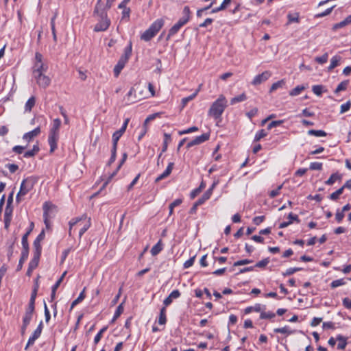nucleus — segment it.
Segmentation results:
<instances>
[{
	"mask_svg": "<svg viewBox=\"0 0 351 351\" xmlns=\"http://www.w3.org/2000/svg\"><path fill=\"white\" fill-rule=\"evenodd\" d=\"M337 340L339 341V343L337 345V348L339 350H343L346 348L347 345V340L346 338L341 335H338L337 337Z\"/></svg>",
	"mask_w": 351,
	"mask_h": 351,
	"instance_id": "obj_32",
	"label": "nucleus"
},
{
	"mask_svg": "<svg viewBox=\"0 0 351 351\" xmlns=\"http://www.w3.org/2000/svg\"><path fill=\"white\" fill-rule=\"evenodd\" d=\"M343 189L342 187L333 192L330 195V199L332 200H337L339 199V196L343 193Z\"/></svg>",
	"mask_w": 351,
	"mask_h": 351,
	"instance_id": "obj_44",
	"label": "nucleus"
},
{
	"mask_svg": "<svg viewBox=\"0 0 351 351\" xmlns=\"http://www.w3.org/2000/svg\"><path fill=\"white\" fill-rule=\"evenodd\" d=\"M275 316H276V315L273 312L263 311V312H261V313L260 315V318L261 319H271V318H274Z\"/></svg>",
	"mask_w": 351,
	"mask_h": 351,
	"instance_id": "obj_48",
	"label": "nucleus"
},
{
	"mask_svg": "<svg viewBox=\"0 0 351 351\" xmlns=\"http://www.w3.org/2000/svg\"><path fill=\"white\" fill-rule=\"evenodd\" d=\"M228 106V101L223 95H220L218 99L213 103L209 110L208 115L214 119H219L224 110Z\"/></svg>",
	"mask_w": 351,
	"mask_h": 351,
	"instance_id": "obj_2",
	"label": "nucleus"
},
{
	"mask_svg": "<svg viewBox=\"0 0 351 351\" xmlns=\"http://www.w3.org/2000/svg\"><path fill=\"white\" fill-rule=\"evenodd\" d=\"M351 108V101H348L346 103L342 104L340 107V114H343L348 111Z\"/></svg>",
	"mask_w": 351,
	"mask_h": 351,
	"instance_id": "obj_46",
	"label": "nucleus"
},
{
	"mask_svg": "<svg viewBox=\"0 0 351 351\" xmlns=\"http://www.w3.org/2000/svg\"><path fill=\"white\" fill-rule=\"evenodd\" d=\"M349 84V80H344L341 82L335 90V93L337 94L341 91L346 90Z\"/></svg>",
	"mask_w": 351,
	"mask_h": 351,
	"instance_id": "obj_35",
	"label": "nucleus"
},
{
	"mask_svg": "<svg viewBox=\"0 0 351 351\" xmlns=\"http://www.w3.org/2000/svg\"><path fill=\"white\" fill-rule=\"evenodd\" d=\"M40 242L41 241H38L36 239H35V241H34V255L36 256H39V257H40L41 250H42Z\"/></svg>",
	"mask_w": 351,
	"mask_h": 351,
	"instance_id": "obj_30",
	"label": "nucleus"
},
{
	"mask_svg": "<svg viewBox=\"0 0 351 351\" xmlns=\"http://www.w3.org/2000/svg\"><path fill=\"white\" fill-rule=\"evenodd\" d=\"M288 22L287 25L292 23H300V14L298 12L289 13L287 14Z\"/></svg>",
	"mask_w": 351,
	"mask_h": 351,
	"instance_id": "obj_25",
	"label": "nucleus"
},
{
	"mask_svg": "<svg viewBox=\"0 0 351 351\" xmlns=\"http://www.w3.org/2000/svg\"><path fill=\"white\" fill-rule=\"evenodd\" d=\"M199 90V89H197L193 94L191 95L190 96L182 98V108H184L187 104V103L189 101L193 100L197 96Z\"/></svg>",
	"mask_w": 351,
	"mask_h": 351,
	"instance_id": "obj_39",
	"label": "nucleus"
},
{
	"mask_svg": "<svg viewBox=\"0 0 351 351\" xmlns=\"http://www.w3.org/2000/svg\"><path fill=\"white\" fill-rule=\"evenodd\" d=\"M36 104V98L35 97H31L26 102L25 105V112H31L33 107Z\"/></svg>",
	"mask_w": 351,
	"mask_h": 351,
	"instance_id": "obj_27",
	"label": "nucleus"
},
{
	"mask_svg": "<svg viewBox=\"0 0 351 351\" xmlns=\"http://www.w3.org/2000/svg\"><path fill=\"white\" fill-rule=\"evenodd\" d=\"M324 87L322 85H315L312 87V90L314 94L317 96H321L324 90Z\"/></svg>",
	"mask_w": 351,
	"mask_h": 351,
	"instance_id": "obj_41",
	"label": "nucleus"
},
{
	"mask_svg": "<svg viewBox=\"0 0 351 351\" xmlns=\"http://www.w3.org/2000/svg\"><path fill=\"white\" fill-rule=\"evenodd\" d=\"M162 244L161 241L160 240L151 249V254H152V256H156L162 251Z\"/></svg>",
	"mask_w": 351,
	"mask_h": 351,
	"instance_id": "obj_28",
	"label": "nucleus"
},
{
	"mask_svg": "<svg viewBox=\"0 0 351 351\" xmlns=\"http://www.w3.org/2000/svg\"><path fill=\"white\" fill-rule=\"evenodd\" d=\"M308 134L317 137H322L326 136L327 134L324 130H310L308 131Z\"/></svg>",
	"mask_w": 351,
	"mask_h": 351,
	"instance_id": "obj_38",
	"label": "nucleus"
},
{
	"mask_svg": "<svg viewBox=\"0 0 351 351\" xmlns=\"http://www.w3.org/2000/svg\"><path fill=\"white\" fill-rule=\"evenodd\" d=\"M210 191H206L203 195L193 204V207L191 208L190 213H195L197 207L202 204H204L207 199H208L210 197L209 196Z\"/></svg>",
	"mask_w": 351,
	"mask_h": 351,
	"instance_id": "obj_15",
	"label": "nucleus"
},
{
	"mask_svg": "<svg viewBox=\"0 0 351 351\" xmlns=\"http://www.w3.org/2000/svg\"><path fill=\"white\" fill-rule=\"evenodd\" d=\"M345 284H346V282L343 279H338V280H333L331 282L330 286L332 288H336L339 286L344 285Z\"/></svg>",
	"mask_w": 351,
	"mask_h": 351,
	"instance_id": "obj_51",
	"label": "nucleus"
},
{
	"mask_svg": "<svg viewBox=\"0 0 351 351\" xmlns=\"http://www.w3.org/2000/svg\"><path fill=\"white\" fill-rule=\"evenodd\" d=\"M283 123L282 120L273 121L267 126L268 130L280 125Z\"/></svg>",
	"mask_w": 351,
	"mask_h": 351,
	"instance_id": "obj_59",
	"label": "nucleus"
},
{
	"mask_svg": "<svg viewBox=\"0 0 351 351\" xmlns=\"http://www.w3.org/2000/svg\"><path fill=\"white\" fill-rule=\"evenodd\" d=\"M132 54V43L130 42L128 47H126L124 49V53L121 56V57L125 58L126 60H129L130 56Z\"/></svg>",
	"mask_w": 351,
	"mask_h": 351,
	"instance_id": "obj_42",
	"label": "nucleus"
},
{
	"mask_svg": "<svg viewBox=\"0 0 351 351\" xmlns=\"http://www.w3.org/2000/svg\"><path fill=\"white\" fill-rule=\"evenodd\" d=\"M342 176L338 172L332 173L330 177L325 182L327 185H332L336 181L341 180Z\"/></svg>",
	"mask_w": 351,
	"mask_h": 351,
	"instance_id": "obj_21",
	"label": "nucleus"
},
{
	"mask_svg": "<svg viewBox=\"0 0 351 351\" xmlns=\"http://www.w3.org/2000/svg\"><path fill=\"white\" fill-rule=\"evenodd\" d=\"M282 188V184L278 186L276 189L272 190L269 193V196L271 198H274L279 195L280 189Z\"/></svg>",
	"mask_w": 351,
	"mask_h": 351,
	"instance_id": "obj_58",
	"label": "nucleus"
},
{
	"mask_svg": "<svg viewBox=\"0 0 351 351\" xmlns=\"http://www.w3.org/2000/svg\"><path fill=\"white\" fill-rule=\"evenodd\" d=\"M343 305L348 309H351V300H350L348 298H345L343 300Z\"/></svg>",
	"mask_w": 351,
	"mask_h": 351,
	"instance_id": "obj_64",
	"label": "nucleus"
},
{
	"mask_svg": "<svg viewBox=\"0 0 351 351\" xmlns=\"http://www.w3.org/2000/svg\"><path fill=\"white\" fill-rule=\"evenodd\" d=\"M48 66L43 62V55L38 52L35 55V62L32 68V76L44 73L47 71Z\"/></svg>",
	"mask_w": 351,
	"mask_h": 351,
	"instance_id": "obj_6",
	"label": "nucleus"
},
{
	"mask_svg": "<svg viewBox=\"0 0 351 351\" xmlns=\"http://www.w3.org/2000/svg\"><path fill=\"white\" fill-rule=\"evenodd\" d=\"M60 126L61 120L58 118L53 119L48 138V142L50 146V152L51 153L57 148V142L59 139V130Z\"/></svg>",
	"mask_w": 351,
	"mask_h": 351,
	"instance_id": "obj_4",
	"label": "nucleus"
},
{
	"mask_svg": "<svg viewBox=\"0 0 351 351\" xmlns=\"http://www.w3.org/2000/svg\"><path fill=\"white\" fill-rule=\"evenodd\" d=\"M309 169L311 170H322V163L318 162H313L310 164Z\"/></svg>",
	"mask_w": 351,
	"mask_h": 351,
	"instance_id": "obj_53",
	"label": "nucleus"
},
{
	"mask_svg": "<svg viewBox=\"0 0 351 351\" xmlns=\"http://www.w3.org/2000/svg\"><path fill=\"white\" fill-rule=\"evenodd\" d=\"M246 99H247L246 95L245 93H242L237 97L232 98L230 100V104L234 105L237 103L245 101Z\"/></svg>",
	"mask_w": 351,
	"mask_h": 351,
	"instance_id": "obj_33",
	"label": "nucleus"
},
{
	"mask_svg": "<svg viewBox=\"0 0 351 351\" xmlns=\"http://www.w3.org/2000/svg\"><path fill=\"white\" fill-rule=\"evenodd\" d=\"M274 331L276 333L285 334L287 335H290L294 332V330H291L289 326L274 328Z\"/></svg>",
	"mask_w": 351,
	"mask_h": 351,
	"instance_id": "obj_23",
	"label": "nucleus"
},
{
	"mask_svg": "<svg viewBox=\"0 0 351 351\" xmlns=\"http://www.w3.org/2000/svg\"><path fill=\"white\" fill-rule=\"evenodd\" d=\"M341 60V57L339 56H333L330 60V64L329 66L328 67V70L329 71H330L332 69H334L335 67H337L339 64Z\"/></svg>",
	"mask_w": 351,
	"mask_h": 351,
	"instance_id": "obj_22",
	"label": "nucleus"
},
{
	"mask_svg": "<svg viewBox=\"0 0 351 351\" xmlns=\"http://www.w3.org/2000/svg\"><path fill=\"white\" fill-rule=\"evenodd\" d=\"M197 130H198V128L197 127L193 126V127H191V128H188L186 130L179 131L178 134H179V135H183V134L194 132H196Z\"/></svg>",
	"mask_w": 351,
	"mask_h": 351,
	"instance_id": "obj_52",
	"label": "nucleus"
},
{
	"mask_svg": "<svg viewBox=\"0 0 351 351\" xmlns=\"http://www.w3.org/2000/svg\"><path fill=\"white\" fill-rule=\"evenodd\" d=\"M191 18V11L189 6H184L182 11V16L176 23L178 25L183 27L186 25Z\"/></svg>",
	"mask_w": 351,
	"mask_h": 351,
	"instance_id": "obj_13",
	"label": "nucleus"
},
{
	"mask_svg": "<svg viewBox=\"0 0 351 351\" xmlns=\"http://www.w3.org/2000/svg\"><path fill=\"white\" fill-rule=\"evenodd\" d=\"M302 270L300 267H291L286 270L285 272L282 274L284 276H290L293 274L295 272Z\"/></svg>",
	"mask_w": 351,
	"mask_h": 351,
	"instance_id": "obj_49",
	"label": "nucleus"
},
{
	"mask_svg": "<svg viewBox=\"0 0 351 351\" xmlns=\"http://www.w3.org/2000/svg\"><path fill=\"white\" fill-rule=\"evenodd\" d=\"M40 127H37L32 131L25 133L23 136V139L27 142H30L34 137H36L37 136H38L40 134Z\"/></svg>",
	"mask_w": 351,
	"mask_h": 351,
	"instance_id": "obj_17",
	"label": "nucleus"
},
{
	"mask_svg": "<svg viewBox=\"0 0 351 351\" xmlns=\"http://www.w3.org/2000/svg\"><path fill=\"white\" fill-rule=\"evenodd\" d=\"M80 223H82V227L79 229V237L81 238L82 236L88 230L90 226V218L87 217L86 215H83L80 217H76L71 219L69 221V234L70 237L72 235L73 228L75 226V225H77Z\"/></svg>",
	"mask_w": 351,
	"mask_h": 351,
	"instance_id": "obj_3",
	"label": "nucleus"
},
{
	"mask_svg": "<svg viewBox=\"0 0 351 351\" xmlns=\"http://www.w3.org/2000/svg\"><path fill=\"white\" fill-rule=\"evenodd\" d=\"M350 23H351V15H349L343 21H342L339 23H335L332 27V29L336 30L337 29L343 28V27L348 25Z\"/></svg>",
	"mask_w": 351,
	"mask_h": 351,
	"instance_id": "obj_20",
	"label": "nucleus"
},
{
	"mask_svg": "<svg viewBox=\"0 0 351 351\" xmlns=\"http://www.w3.org/2000/svg\"><path fill=\"white\" fill-rule=\"evenodd\" d=\"M123 312V303H121L117 308L112 321L116 320Z\"/></svg>",
	"mask_w": 351,
	"mask_h": 351,
	"instance_id": "obj_43",
	"label": "nucleus"
},
{
	"mask_svg": "<svg viewBox=\"0 0 351 351\" xmlns=\"http://www.w3.org/2000/svg\"><path fill=\"white\" fill-rule=\"evenodd\" d=\"M173 165H174V163L173 162H169L167 169H165V171L162 173L160 174V176H158L156 178V182H160V180L165 179V178L168 177L171 171H172V169L173 168Z\"/></svg>",
	"mask_w": 351,
	"mask_h": 351,
	"instance_id": "obj_19",
	"label": "nucleus"
},
{
	"mask_svg": "<svg viewBox=\"0 0 351 351\" xmlns=\"http://www.w3.org/2000/svg\"><path fill=\"white\" fill-rule=\"evenodd\" d=\"M36 182V180L33 177H28L22 181L20 190L16 197L17 203L21 202L23 197L33 189Z\"/></svg>",
	"mask_w": 351,
	"mask_h": 351,
	"instance_id": "obj_5",
	"label": "nucleus"
},
{
	"mask_svg": "<svg viewBox=\"0 0 351 351\" xmlns=\"http://www.w3.org/2000/svg\"><path fill=\"white\" fill-rule=\"evenodd\" d=\"M210 138L209 133L203 134L199 136H196L194 139L188 143L186 147L190 148L193 146L199 145L208 141Z\"/></svg>",
	"mask_w": 351,
	"mask_h": 351,
	"instance_id": "obj_10",
	"label": "nucleus"
},
{
	"mask_svg": "<svg viewBox=\"0 0 351 351\" xmlns=\"http://www.w3.org/2000/svg\"><path fill=\"white\" fill-rule=\"evenodd\" d=\"M39 260H40L39 256H36L34 255L33 258L31 260L30 263H29V267H28V269L26 273L27 276H30L32 275L33 270L34 269H36V267L38 266Z\"/></svg>",
	"mask_w": 351,
	"mask_h": 351,
	"instance_id": "obj_18",
	"label": "nucleus"
},
{
	"mask_svg": "<svg viewBox=\"0 0 351 351\" xmlns=\"http://www.w3.org/2000/svg\"><path fill=\"white\" fill-rule=\"evenodd\" d=\"M123 9V12H122V19H127L128 20H129L130 19V9L129 8H122Z\"/></svg>",
	"mask_w": 351,
	"mask_h": 351,
	"instance_id": "obj_62",
	"label": "nucleus"
},
{
	"mask_svg": "<svg viewBox=\"0 0 351 351\" xmlns=\"http://www.w3.org/2000/svg\"><path fill=\"white\" fill-rule=\"evenodd\" d=\"M167 318H166V308L165 307H162L160 309V315L158 318V324L160 325H163L166 323Z\"/></svg>",
	"mask_w": 351,
	"mask_h": 351,
	"instance_id": "obj_36",
	"label": "nucleus"
},
{
	"mask_svg": "<svg viewBox=\"0 0 351 351\" xmlns=\"http://www.w3.org/2000/svg\"><path fill=\"white\" fill-rule=\"evenodd\" d=\"M269 262V259L268 258H264L262 261L258 262L254 267L263 268L267 265Z\"/></svg>",
	"mask_w": 351,
	"mask_h": 351,
	"instance_id": "obj_57",
	"label": "nucleus"
},
{
	"mask_svg": "<svg viewBox=\"0 0 351 351\" xmlns=\"http://www.w3.org/2000/svg\"><path fill=\"white\" fill-rule=\"evenodd\" d=\"M252 262H253L252 260L243 259V260H241V261H238L235 262L234 263V266L236 267V266L244 265L251 263Z\"/></svg>",
	"mask_w": 351,
	"mask_h": 351,
	"instance_id": "obj_60",
	"label": "nucleus"
},
{
	"mask_svg": "<svg viewBox=\"0 0 351 351\" xmlns=\"http://www.w3.org/2000/svg\"><path fill=\"white\" fill-rule=\"evenodd\" d=\"M267 135V133L264 130L258 131L254 137V141H258L261 138H264Z\"/></svg>",
	"mask_w": 351,
	"mask_h": 351,
	"instance_id": "obj_47",
	"label": "nucleus"
},
{
	"mask_svg": "<svg viewBox=\"0 0 351 351\" xmlns=\"http://www.w3.org/2000/svg\"><path fill=\"white\" fill-rule=\"evenodd\" d=\"M42 330H43V323L41 322L39 324V325L38 326L37 328L34 331L32 335L29 338L28 341H27V345L25 348V350H27V348L29 346H31L34 343L35 341L40 336Z\"/></svg>",
	"mask_w": 351,
	"mask_h": 351,
	"instance_id": "obj_11",
	"label": "nucleus"
},
{
	"mask_svg": "<svg viewBox=\"0 0 351 351\" xmlns=\"http://www.w3.org/2000/svg\"><path fill=\"white\" fill-rule=\"evenodd\" d=\"M38 289V285L34 287V288L32 291V295H31V298H30L29 304H35V299H36V297L37 295Z\"/></svg>",
	"mask_w": 351,
	"mask_h": 351,
	"instance_id": "obj_55",
	"label": "nucleus"
},
{
	"mask_svg": "<svg viewBox=\"0 0 351 351\" xmlns=\"http://www.w3.org/2000/svg\"><path fill=\"white\" fill-rule=\"evenodd\" d=\"M181 27H182L178 25L177 23L174 24L169 30V33L167 36L166 40H169L171 38V37L173 36L180 31Z\"/></svg>",
	"mask_w": 351,
	"mask_h": 351,
	"instance_id": "obj_24",
	"label": "nucleus"
},
{
	"mask_svg": "<svg viewBox=\"0 0 351 351\" xmlns=\"http://www.w3.org/2000/svg\"><path fill=\"white\" fill-rule=\"evenodd\" d=\"M32 316L33 315H24V317L23 318V324H25V326H28L32 320Z\"/></svg>",
	"mask_w": 351,
	"mask_h": 351,
	"instance_id": "obj_61",
	"label": "nucleus"
},
{
	"mask_svg": "<svg viewBox=\"0 0 351 351\" xmlns=\"http://www.w3.org/2000/svg\"><path fill=\"white\" fill-rule=\"evenodd\" d=\"M85 289L86 288L84 287L82 291L80 293L79 296L75 300L73 301L71 306V310L73 309L75 306L81 302L85 298Z\"/></svg>",
	"mask_w": 351,
	"mask_h": 351,
	"instance_id": "obj_29",
	"label": "nucleus"
},
{
	"mask_svg": "<svg viewBox=\"0 0 351 351\" xmlns=\"http://www.w3.org/2000/svg\"><path fill=\"white\" fill-rule=\"evenodd\" d=\"M12 208H5L3 216V221H4V228L6 230H8L9 226L10 225L12 217Z\"/></svg>",
	"mask_w": 351,
	"mask_h": 351,
	"instance_id": "obj_14",
	"label": "nucleus"
},
{
	"mask_svg": "<svg viewBox=\"0 0 351 351\" xmlns=\"http://www.w3.org/2000/svg\"><path fill=\"white\" fill-rule=\"evenodd\" d=\"M322 322V317H314L311 322V326L312 327H315V326H318Z\"/></svg>",
	"mask_w": 351,
	"mask_h": 351,
	"instance_id": "obj_63",
	"label": "nucleus"
},
{
	"mask_svg": "<svg viewBox=\"0 0 351 351\" xmlns=\"http://www.w3.org/2000/svg\"><path fill=\"white\" fill-rule=\"evenodd\" d=\"M29 252L25 250H22L21 252V258L19 260L18 266H17V270H21L22 269L23 265L24 262L27 260L28 258Z\"/></svg>",
	"mask_w": 351,
	"mask_h": 351,
	"instance_id": "obj_26",
	"label": "nucleus"
},
{
	"mask_svg": "<svg viewBox=\"0 0 351 351\" xmlns=\"http://www.w3.org/2000/svg\"><path fill=\"white\" fill-rule=\"evenodd\" d=\"M271 76V73L269 71H265L263 72L261 74L256 75L252 82V84L254 86H257L263 82L267 81Z\"/></svg>",
	"mask_w": 351,
	"mask_h": 351,
	"instance_id": "obj_9",
	"label": "nucleus"
},
{
	"mask_svg": "<svg viewBox=\"0 0 351 351\" xmlns=\"http://www.w3.org/2000/svg\"><path fill=\"white\" fill-rule=\"evenodd\" d=\"M165 25V19L160 18L154 21L141 36V40L149 42L155 37Z\"/></svg>",
	"mask_w": 351,
	"mask_h": 351,
	"instance_id": "obj_1",
	"label": "nucleus"
},
{
	"mask_svg": "<svg viewBox=\"0 0 351 351\" xmlns=\"http://www.w3.org/2000/svg\"><path fill=\"white\" fill-rule=\"evenodd\" d=\"M33 78L36 80L37 84L43 88H47L51 84V79L44 73L34 75Z\"/></svg>",
	"mask_w": 351,
	"mask_h": 351,
	"instance_id": "obj_8",
	"label": "nucleus"
},
{
	"mask_svg": "<svg viewBox=\"0 0 351 351\" xmlns=\"http://www.w3.org/2000/svg\"><path fill=\"white\" fill-rule=\"evenodd\" d=\"M285 80H279V81L274 83L269 89V93H272L280 88H282L285 86Z\"/></svg>",
	"mask_w": 351,
	"mask_h": 351,
	"instance_id": "obj_31",
	"label": "nucleus"
},
{
	"mask_svg": "<svg viewBox=\"0 0 351 351\" xmlns=\"http://www.w3.org/2000/svg\"><path fill=\"white\" fill-rule=\"evenodd\" d=\"M334 7L335 6H332L331 8L326 9L324 12L315 14V18H322V17L329 15L331 13V12L332 11Z\"/></svg>",
	"mask_w": 351,
	"mask_h": 351,
	"instance_id": "obj_50",
	"label": "nucleus"
},
{
	"mask_svg": "<svg viewBox=\"0 0 351 351\" xmlns=\"http://www.w3.org/2000/svg\"><path fill=\"white\" fill-rule=\"evenodd\" d=\"M128 122H129V119H125V121H124L122 127L119 130L116 131L113 134V135H112V145H117V143H118L119 138L123 135V134L125 132V130L127 128Z\"/></svg>",
	"mask_w": 351,
	"mask_h": 351,
	"instance_id": "obj_12",
	"label": "nucleus"
},
{
	"mask_svg": "<svg viewBox=\"0 0 351 351\" xmlns=\"http://www.w3.org/2000/svg\"><path fill=\"white\" fill-rule=\"evenodd\" d=\"M49 208H50L49 204L47 203V202H45L44 204V205H43V210H44L43 217H44L45 223L47 228L49 226V224H48V215H49Z\"/></svg>",
	"mask_w": 351,
	"mask_h": 351,
	"instance_id": "obj_34",
	"label": "nucleus"
},
{
	"mask_svg": "<svg viewBox=\"0 0 351 351\" xmlns=\"http://www.w3.org/2000/svg\"><path fill=\"white\" fill-rule=\"evenodd\" d=\"M117 147V145H112V154H111L110 158L108 161V165H111L112 162H114V160L116 159Z\"/></svg>",
	"mask_w": 351,
	"mask_h": 351,
	"instance_id": "obj_54",
	"label": "nucleus"
},
{
	"mask_svg": "<svg viewBox=\"0 0 351 351\" xmlns=\"http://www.w3.org/2000/svg\"><path fill=\"white\" fill-rule=\"evenodd\" d=\"M101 19L100 21L95 25L94 27L95 32H103L106 31L110 25V21L107 17V14L105 12H101L100 14Z\"/></svg>",
	"mask_w": 351,
	"mask_h": 351,
	"instance_id": "obj_7",
	"label": "nucleus"
},
{
	"mask_svg": "<svg viewBox=\"0 0 351 351\" xmlns=\"http://www.w3.org/2000/svg\"><path fill=\"white\" fill-rule=\"evenodd\" d=\"M128 60L125 58L121 57L119 60L117 64L115 65L114 68V73L116 77H118L120 74L121 70L124 68L125 64L128 62Z\"/></svg>",
	"mask_w": 351,
	"mask_h": 351,
	"instance_id": "obj_16",
	"label": "nucleus"
},
{
	"mask_svg": "<svg viewBox=\"0 0 351 351\" xmlns=\"http://www.w3.org/2000/svg\"><path fill=\"white\" fill-rule=\"evenodd\" d=\"M107 330V326L103 327L99 332L95 335L94 338V343L95 344H97L101 340L103 333Z\"/></svg>",
	"mask_w": 351,
	"mask_h": 351,
	"instance_id": "obj_45",
	"label": "nucleus"
},
{
	"mask_svg": "<svg viewBox=\"0 0 351 351\" xmlns=\"http://www.w3.org/2000/svg\"><path fill=\"white\" fill-rule=\"evenodd\" d=\"M328 53H324V54L323 56H322L316 57V58H315V60L317 62L319 63V64H324V63H326V62H327V60H328Z\"/></svg>",
	"mask_w": 351,
	"mask_h": 351,
	"instance_id": "obj_56",
	"label": "nucleus"
},
{
	"mask_svg": "<svg viewBox=\"0 0 351 351\" xmlns=\"http://www.w3.org/2000/svg\"><path fill=\"white\" fill-rule=\"evenodd\" d=\"M305 88L306 87L303 85L297 86L295 88H294L289 92V95L293 97L297 96L300 95L301 92L304 90Z\"/></svg>",
	"mask_w": 351,
	"mask_h": 351,
	"instance_id": "obj_37",
	"label": "nucleus"
},
{
	"mask_svg": "<svg viewBox=\"0 0 351 351\" xmlns=\"http://www.w3.org/2000/svg\"><path fill=\"white\" fill-rule=\"evenodd\" d=\"M29 234V231L26 232L22 237L21 243L23 245V250H25L29 252V244L27 241V237Z\"/></svg>",
	"mask_w": 351,
	"mask_h": 351,
	"instance_id": "obj_40",
	"label": "nucleus"
}]
</instances>
